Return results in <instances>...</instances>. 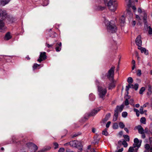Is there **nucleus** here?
<instances>
[{
    "instance_id": "obj_53",
    "label": "nucleus",
    "mask_w": 152,
    "mask_h": 152,
    "mask_svg": "<svg viewBox=\"0 0 152 152\" xmlns=\"http://www.w3.org/2000/svg\"><path fill=\"white\" fill-rule=\"evenodd\" d=\"M15 137H12V142L14 143H16V142L15 141Z\"/></svg>"
},
{
    "instance_id": "obj_52",
    "label": "nucleus",
    "mask_w": 152,
    "mask_h": 152,
    "mask_svg": "<svg viewBox=\"0 0 152 152\" xmlns=\"http://www.w3.org/2000/svg\"><path fill=\"white\" fill-rule=\"evenodd\" d=\"M136 18L138 20H140V17H139V16H138V15H136Z\"/></svg>"
},
{
    "instance_id": "obj_33",
    "label": "nucleus",
    "mask_w": 152,
    "mask_h": 152,
    "mask_svg": "<svg viewBox=\"0 0 152 152\" xmlns=\"http://www.w3.org/2000/svg\"><path fill=\"white\" fill-rule=\"evenodd\" d=\"M126 15L127 16H129L130 17H132V14L131 13L130 11L129 10H127Z\"/></svg>"
},
{
    "instance_id": "obj_56",
    "label": "nucleus",
    "mask_w": 152,
    "mask_h": 152,
    "mask_svg": "<svg viewBox=\"0 0 152 152\" xmlns=\"http://www.w3.org/2000/svg\"><path fill=\"white\" fill-rule=\"evenodd\" d=\"M123 151V148H121V149H119L118 152H122Z\"/></svg>"
},
{
    "instance_id": "obj_11",
    "label": "nucleus",
    "mask_w": 152,
    "mask_h": 152,
    "mask_svg": "<svg viewBox=\"0 0 152 152\" xmlns=\"http://www.w3.org/2000/svg\"><path fill=\"white\" fill-rule=\"evenodd\" d=\"M10 0H0V5L3 6L8 3Z\"/></svg>"
},
{
    "instance_id": "obj_14",
    "label": "nucleus",
    "mask_w": 152,
    "mask_h": 152,
    "mask_svg": "<svg viewBox=\"0 0 152 152\" xmlns=\"http://www.w3.org/2000/svg\"><path fill=\"white\" fill-rule=\"evenodd\" d=\"M138 49L140 50L142 53H144L146 55H147L148 54V51H147L145 48L139 47L138 48Z\"/></svg>"
},
{
    "instance_id": "obj_5",
    "label": "nucleus",
    "mask_w": 152,
    "mask_h": 152,
    "mask_svg": "<svg viewBox=\"0 0 152 152\" xmlns=\"http://www.w3.org/2000/svg\"><path fill=\"white\" fill-rule=\"evenodd\" d=\"M46 58V53L41 52L39 58L37 59V61L40 63L42 61L45 60Z\"/></svg>"
},
{
    "instance_id": "obj_3",
    "label": "nucleus",
    "mask_w": 152,
    "mask_h": 152,
    "mask_svg": "<svg viewBox=\"0 0 152 152\" xmlns=\"http://www.w3.org/2000/svg\"><path fill=\"white\" fill-rule=\"evenodd\" d=\"M98 90L100 97L104 99L107 92L106 89L102 88L101 86H98Z\"/></svg>"
},
{
    "instance_id": "obj_46",
    "label": "nucleus",
    "mask_w": 152,
    "mask_h": 152,
    "mask_svg": "<svg viewBox=\"0 0 152 152\" xmlns=\"http://www.w3.org/2000/svg\"><path fill=\"white\" fill-rule=\"evenodd\" d=\"M46 45L48 48H52V46H53V44L52 45H49L48 44L46 43Z\"/></svg>"
},
{
    "instance_id": "obj_38",
    "label": "nucleus",
    "mask_w": 152,
    "mask_h": 152,
    "mask_svg": "<svg viewBox=\"0 0 152 152\" xmlns=\"http://www.w3.org/2000/svg\"><path fill=\"white\" fill-rule=\"evenodd\" d=\"M142 74L141 71L140 69H138L137 73V75L139 76H140Z\"/></svg>"
},
{
    "instance_id": "obj_16",
    "label": "nucleus",
    "mask_w": 152,
    "mask_h": 152,
    "mask_svg": "<svg viewBox=\"0 0 152 152\" xmlns=\"http://www.w3.org/2000/svg\"><path fill=\"white\" fill-rule=\"evenodd\" d=\"M100 109L97 108L93 110L90 113V115L91 116H94L95 115L99 110Z\"/></svg>"
},
{
    "instance_id": "obj_49",
    "label": "nucleus",
    "mask_w": 152,
    "mask_h": 152,
    "mask_svg": "<svg viewBox=\"0 0 152 152\" xmlns=\"http://www.w3.org/2000/svg\"><path fill=\"white\" fill-rule=\"evenodd\" d=\"M125 104L127 105L129 104V101L127 99H126L125 102Z\"/></svg>"
},
{
    "instance_id": "obj_1",
    "label": "nucleus",
    "mask_w": 152,
    "mask_h": 152,
    "mask_svg": "<svg viewBox=\"0 0 152 152\" xmlns=\"http://www.w3.org/2000/svg\"><path fill=\"white\" fill-rule=\"evenodd\" d=\"M104 23L107 26L108 31L111 33H115L116 32L117 28L113 21L110 22L108 20L105 19Z\"/></svg>"
},
{
    "instance_id": "obj_59",
    "label": "nucleus",
    "mask_w": 152,
    "mask_h": 152,
    "mask_svg": "<svg viewBox=\"0 0 152 152\" xmlns=\"http://www.w3.org/2000/svg\"><path fill=\"white\" fill-rule=\"evenodd\" d=\"M133 101H134V100L133 99H130V102H129L130 104H132V103H133Z\"/></svg>"
},
{
    "instance_id": "obj_45",
    "label": "nucleus",
    "mask_w": 152,
    "mask_h": 152,
    "mask_svg": "<svg viewBox=\"0 0 152 152\" xmlns=\"http://www.w3.org/2000/svg\"><path fill=\"white\" fill-rule=\"evenodd\" d=\"M65 151V149L63 148H60L59 150L58 151V152H64Z\"/></svg>"
},
{
    "instance_id": "obj_17",
    "label": "nucleus",
    "mask_w": 152,
    "mask_h": 152,
    "mask_svg": "<svg viewBox=\"0 0 152 152\" xmlns=\"http://www.w3.org/2000/svg\"><path fill=\"white\" fill-rule=\"evenodd\" d=\"M124 107V105L122 104L120 106H117L116 109L115 110H117L118 113V112H121L122 111Z\"/></svg>"
},
{
    "instance_id": "obj_41",
    "label": "nucleus",
    "mask_w": 152,
    "mask_h": 152,
    "mask_svg": "<svg viewBox=\"0 0 152 152\" xmlns=\"http://www.w3.org/2000/svg\"><path fill=\"white\" fill-rule=\"evenodd\" d=\"M53 145L54 146V148L55 149H56L58 148V144L57 142L53 143Z\"/></svg>"
},
{
    "instance_id": "obj_37",
    "label": "nucleus",
    "mask_w": 152,
    "mask_h": 152,
    "mask_svg": "<svg viewBox=\"0 0 152 152\" xmlns=\"http://www.w3.org/2000/svg\"><path fill=\"white\" fill-rule=\"evenodd\" d=\"M122 144L124 147H126L128 146V144L125 140H124L122 142Z\"/></svg>"
},
{
    "instance_id": "obj_58",
    "label": "nucleus",
    "mask_w": 152,
    "mask_h": 152,
    "mask_svg": "<svg viewBox=\"0 0 152 152\" xmlns=\"http://www.w3.org/2000/svg\"><path fill=\"white\" fill-rule=\"evenodd\" d=\"M136 21H133L132 22V25H133L134 26L136 24Z\"/></svg>"
},
{
    "instance_id": "obj_47",
    "label": "nucleus",
    "mask_w": 152,
    "mask_h": 152,
    "mask_svg": "<svg viewBox=\"0 0 152 152\" xmlns=\"http://www.w3.org/2000/svg\"><path fill=\"white\" fill-rule=\"evenodd\" d=\"M112 86H111L110 85L109 86V89H111L112 88H114L115 86V85H114V84H112Z\"/></svg>"
},
{
    "instance_id": "obj_48",
    "label": "nucleus",
    "mask_w": 152,
    "mask_h": 152,
    "mask_svg": "<svg viewBox=\"0 0 152 152\" xmlns=\"http://www.w3.org/2000/svg\"><path fill=\"white\" fill-rule=\"evenodd\" d=\"M110 113H108L107 114L105 117V119H106V120H107L110 117Z\"/></svg>"
},
{
    "instance_id": "obj_23",
    "label": "nucleus",
    "mask_w": 152,
    "mask_h": 152,
    "mask_svg": "<svg viewBox=\"0 0 152 152\" xmlns=\"http://www.w3.org/2000/svg\"><path fill=\"white\" fill-rule=\"evenodd\" d=\"M133 85L132 84H129L128 86H126V91L128 92L129 88H133Z\"/></svg>"
},
{
    "instance_id": "obj_22",
    "label": "nucleus",
    "mask_w": 152,
    "mask_h": 152,
    "mask_svg": "<svg viewBox=\"0 0 152 152\" xmlns=\"http://www.w3.org/2000/svg\"><path fill=\"white\" fill-rule=\"evenodd\" d=\"M144 16L143 17V19L144 20V22L145 23L147 22L146 19L147 18V15L146 13L145 12H142Z\"/></svg>"
},
{
    "instance_id": "obj_25",
    "label": "nucleus",
    "mask_w": 152,
    "mask_h": 152,
    "mask_svg": "<svg viewBox=\"0 0 152 152\" xmlns=\"http://www.w3.org/2000/svg\"><path fill=\"white\" fill-rule=\"evenodd\" d=\"M140 122L144 124H146V119L145 117H142L140 120Z\"/></svg>"
},
{
    "instance_id": "obj_9",
    "label": "nucleus",
    "mask_w": 152,
    "mask_h": 152,
    "mask_svg": "<svg viewBox=\"0 0 152 152\" xmlns=\"http://www.w3.org/2000/svg\"><path fill=\"white\" fill-rule=\"evenodd\" d=\"M141 38V36L138 35L136 39L135 42L136 44L139 47H140L142 44Z\"/></svg>"
},
{
    "instance_id": "obj_40",
    "label": "nucleus",
    "mask_w": 152,
    "mask_h": 152,
    "mask_svg": "<svg viewBox=\"0 0 152 152\" xmlns=\"http://www.w3.org/2000/svg\"><path fill=\"white\" fill-rule=\"evenodd\" d=\"M39 66V64H34L33 66V68L34 69H35L37 67Z\"/></svg>"
},
{
    "instance_id": "obj_39",
    "label": "nucleus",
    "mask_w": 152,
    "mask_h": 152,
    "mask_svg": "<svg viewBox=\"0 0 152 152\" xmlns=\"http://www.w3.org/2000/svg\"><path fill=\"white\" fill-rule=\"evenodd\" d=\"M113 127L114 129H117L118 128V125L117 123H115L114 124Z\"/></svg>"
},
{
    "instance_id": "obj_63",
    "label": "nucleus",
    "mask_w": 152,
    "mask_h": 152,
    "mask_svg": "<svg viewBox=\"0 0 152 152\" xmlns=\"http://www.w3.org/2000/svg\"><path fill=\"white\" fill-rule=\"evenodd\" d=\"M124 129L127 133L129 132V131L126 128H124Z\"/></svg>"
},
{
    "instance_id": "obj_51",
    "label": "nucleus",
    "mask_w": 152,
    "mask_h": 152,
    "mask_svg": "<svg viewBox=\"0 0 152 152\" xmlns=\"http://www.w3.org/2000/svg\"><path fill=\"white\" fill-rule=\"evenodd\" d=\"M145 133H148L149 131L148 130V129L147 128H145L144 130Z\"/></svg>"
},
{
    "instance_id": "obj_13",
    "label": "nucleus",
    "mask_w": 152,
    "mask_h": 152,
    "mask_svg": "<svg viewBox=\"0 0 152 152\" xmlns=\"http://www.w3.org/2000/svg\"><path fill=\"white\" fill-rule=\"evenodd\" d=\"M56 49L57 52L61 50V42H60L59 43H57L56 45Z\"/></svg>"
},
{
    "instance_id": "obj_15",
    "label": "nucleus",
    "mask_w": 152,
    "mask_h": 152,
    "mask_svg": "<svg viewBox=\"0 0 152 152\" xmlns=\"http://www.w3.org/2000/svg\"><path fill=\"white\" fill-rule=\"evenodd\" d=\"M76 143V147L77 148H79V150L80 151H81L82 150V145L81 142L80 141H77Z\"/></svg>"
},
{
    "instance_id": "obj_2",
    "label": "nucleus",
    "mask_w": 152,
    "mask_h": 152,
    "mask_svg": "<svg viewBox=\"0 0 152 152\" xmlns=\"http://www.w3.org/2000/svg\"><path fill=\"white\" fill-rule=\"evenodd\" d=\"M107 6L110 10L115 12L118 6V3L116 0H110L107 3Z\"/></svg>"
},
{
    "instance_id": "obj_28",
    "label": "nucleus",
    "mask_w": 152,
    "mask_h": 152,
    "mask_svg": "<svg viewBox=\"0 0 152 152\" xmlns=\"http://www.w3.org/2000/svg\"><path fill=\"white\" fill-rule=\"evenodd\" d=\"M123 137L127 141L129 142V137L128 135H124Z\"/></svg>"
},
{
    "instance_id": "obj_36",
    "label": "nucleus",
    "mask_w": 152,
    "mask_h": 152,
    "mask_svg": "<svg viewBox=\"0 0 152 152\" xmlns=\"http://www.w3.org/2000/svg\"><path fill=\"white\" fill-rule=\"evenodd\" d=\"M145 88L144 87H142L139 91V93L140 94H142L143 93V92L145 91Z\"/></svg>"
},
{
    "instance_id": "obj_61",
    "label": "nucleus",
    "mask_w": 152,
    "mask_h": 152,
    "mask_svg": "<svg viewBox=\"0 0 152 152\" xmlns=\"http://www.w3.org/2000/svg\"><path fill=\"white\" fill-rule=\"evenodd\" d=\"M91 152H96L95 149L94 148H92L91 149Z\"/></svg>"
},
{
    "instance_id": "obj_43",
    "label": "nucleus",
    "mask_w": 152,
    "mask_h": 152,
    "mask_svg": "<svg viewBox=\"0 0 152 152\" xmlns=\"http://www.w3.org/2000/svg\"><path fill=\"white\" fill-rule=\"evenodd\" d=\"M143 107H141L140 109V113L141 114H143L144 113V112L143 111Z\"/></svg>"
},
{
    "instance_id": "obj_62",
    "label": "nucleus",
    "mask_w": 152,
    "mask_h": 152,
    "mask_svg": "<svg viewBox=\"0 0 152 152\" xmlns=\"http://www.w3.org/2000/svg\"><path fill=\"white\" fill-rule=\"evenodd\" d=\"M66 151V152H74L73 151H71L69 149H67Z\"/></svg>"
},
{
    "instance_id": "obj_6",
    "label": "nucleus",
    "mask_w": 152,
    "mask_h": 152,
    "mask_svg": "<svg viewBox=\"0 0 152 152\" xmlns=\"http://www.w3.org/2000/svg\"><path fill=\"white\" fill-rule=\"evenodd\" d=\"M6 28L4 22L3 20H0V32H4Z\"/></svg>"
},
{
    "instance_id": "obj_54",
    "label": "nucleus",
    "mask_w": 152,
    "mask_h": 152,
    "mask_svg": "<svg viewBox=\"0 0 152 152\" xmlns=\"http://www.w3.org/2000/svg\"><path fill=\"white\" fill-rule=\"evenodd\" d=\"M142 134V137L143 139L145 138V133L142 134Z\"/></svg>"
},
{
    "instance_id": "obj_24",
    "label": "nucleus",
    "mask_w": 152,
    "mask_h": 152,
    "mask_svg": "<svg viewBox=\"0 0 152 152\" xmlns=\"http://www.w3.org/2000/svg\"><path fill=\"white\" fill-rule=\"evenodd\" d=\"M33 144H34L32 143L29 142L27 143L26 144V145L28 148L31 149V148L32 147Z\"/></svg>"
},
{
    "instance_id": "obj_32",
    "label": "nucleus",
    "mask_w": 152,
    "mask_h": 152,
    "mask_svg": "<svg viewBox=\"0 0 152 152\" xmlns=\"http://www.w3.org/2000/svg\"><path fill=\"white\" fill-rule=\"evenodd\" d=\"M38 149L37 146L34 144L32 147L31 149H33L35 151L37 150Z\"/></svg>"
},
{
    "instance_id": "obj_34",
    "label": "nucleus",
    "mask_w": 152,
    "mask_h": 152,
    "mask_svg": "<svg viewBox=\"0 0 152 152\" xmlns=\"http://www.w3.org/2000/svg\"><path fill=\"white\" fill-rule=\"evenodd\" d=\"M138 84H135L134 85H133V87L132 88H134L135 90H137L138 88Z\"/></svg>"
},
{
    "instance_id": "obj_21",
    "label": "nucleus",
    "mask_w": 152,
    "mask_h": 152,
    "mask_svg": "<svg viewBox=\"0 0 152 152\" xmlns=\"http://www.w3.org/2000/svg\"><path fill=\"white\" fill-rule=\"evenodd\" d=\"M148 92L147 93L148 95H150L152 93V88L150 86H148Z\"/></svg>"
},
{
    "instance_id": "obj_27",
    "label": "nucleus",
    "mask_w": 152,
    "mask_h": 152,
    "mask_svg": "<svg viewBox=\"0 0 152 152\" xmlns=\"http://www.w3.org/2000/svg\"><path fill=\"white\" fill-rule=\"evenodd\" d=\"M127 81L129 84H131L132 83L133 80L132 77H129L127 79Z\"/></svg>"
},
{
    "instance_id": "obj_4",
    "label": "nucleus",
    "mask_w": 152,
    "mask_h": 152,
    "mask_svg": "<svg viewBox=\"0 0 152 152\" xmlns=\"http://www.w3.org/2000/svg\"><path fill=\"white\" fill-rule=\"evenodd\" d=\"M115 67H112L109 70L107 76L109 79H112L114 75V69Z\"/></svg>"
},
{
    "instance_id": "obj_18",
    "label": "nucleus",
    "mask_w": 152,
    "mask_h": 152,
    "mask_svg": "<svg viewBox=\"0 0 152 152\" xmlns=\"http://www.w3.org/2000/svg\"><path fill=\"white\" fill-rule=\"evenodd\" d=\"M118 112L117 110H115L114 114L113 119V121H115L117 120L118 116Z\"/></svg>"
},
{
    "instance_id": "obj_30",
    "label": "nucleus",
    "mask_w": 152,
    "mask_h": 152,
    "mask_svg": "<svg viewBox=\"0 0 152 152\" xmlns=\"http://www.w3.org/2000/svg\"><path fill=\"white\" fill-rule=\"evenodd\" d=\"M144 147L146 150H149L151 147L148 144H146L144 146Z\"/></svg>"
},
{
    "instance_id": "obj_44",
    "label": "nucleus",
    "mask_w": 152,
    "mask_h": 152,
    "mask_svg": "<svg viewBox=\"0 0 152 152\" xmlns=\"http://www.w3.org/2000/svg\"><path fill=\"white\" fill-rule=\"evenodd\" d=\"M148 33L149 34H152V28L150 26L148 27Z\"/></svg>"
},
{
    "instance_id": "obj_8",
    "label": "nucleus",
    "mask_w": 152,
    "mask_h": 152,
    "mask_svg": "<svg viewBox=\"0 0 152 152\" xmlns=\"http://www.w3.org/2000/svg\"><path fill=\"white\" fill-rule=\"evenodd\" d=\"M134 143L133 144H135V146L137 147V148L136 149V150L138 149L141 145V141L140 142L138 139L136 138L134 139Z\"/></svg>"
},
{
    "instance_id": "obj_42",
    "label": "nucleus",
    "mask_w": 152,
    "mask_h": 152,
    "mask_svg": "<svg viewBox=\"0 0 152 152\" xmlns=\"http://www.w3.org/2000/svg\"><path fill=\"white\" fill-rule=\"evenodd\" d=\"M102 134L106 136H107L108 135V133L106 130H103L102 131Z\"/></svg>"
},
{
    "instance_id": "obj_60",
    "label": "nucleus",
    "mask_w": 152,
    "mask_h": 152,
    "mask_svg": "<svg viewBox=\"0 0 152 152\" xmlns=\"http://www.w3.org/2000/svg\"><path fill=\"white\" fill-rule=\"evenodd\" d=\"M132 63L133 64V65H135V62L134 60H132Z\"/></svg>"
},
{
    "instance_id": "obj_64",
    "label": "nucleus",
    "mask_w": 152,
    "mask_h": 152,
    "mask_svg": "<svg viewBox=\"0 0 152 152\" xmlns=\"http://www.w3.org/2000/svg\"><path fill=\"white\" fill-rule=\"evenodd\" d=\"M149 151H150V152H152V145L151 146Z\"/></svg>"
},
{
    "instance_id": "obj_31",
    "label": "nucleus",
    "mask_w": 152,
    "mask_h": 152,
    "mask_svg": "<svg viewBox=\"0 0 152 152\" xmlns=\"http://www.w3.org/2000/svg\"><path fill=\"white\" fill-rule=\"evenodd\" d=\"M128 113L126 112H124L122 113V116L123 117L125 118L127 116Z\"/></svg>"
},
{
    "instance_id": "obj_19",
    "label": "nucleus",
    "mask_w": 152,
    "mask_h": 152,
    "mask_svg": "<svg viewBox=\"0 0 152 152\" xmlns=\"http://www.w3.org/2000/svg\"><path fill=\"white\" fill-rule=\"evenodd\" d=\"M77 142V141L74 140L70 141L69 142V145L70 146L73 147H76V143Z\"/></svg>"
},
{
    "instance_id": "obj_55",
    "label": "nucleus",
    "mask_w": 152,
    "mask_h": 152,
    "mask_svg": "<svg viewBox=\"0 0 152 152\" xmlns=\"http://www.w3.org/2000/svg\"><path fill=\"white\" fill-rule=\"evenodd\" d=\"M148 104L149 103L148 102L145 103L143 105V107H146Z\"/></svg>"
},
{
    "instance_id": "obj_10",
    "label": "nucleus",
    "mask_w": 152,
    "mask_h": 152,
    "mask_svg": "<svg viewBox=\"0 0 152 152\" xmlns=\"http://www.w3.org/2000/svg\"><path fill=\"white\" fill-rule=\"evenodd\" d=\"M135 144H133L132 146L130 147L128 151L129 152H137L138 149L136 150L137 147L135 146Z\"/></svg>"
},
{
    "instance_id": "obj_12",
    "label": "nucleus",
    "mask_w": 152,
    "mask_h": 152,
    "mask_svg": "<svg viewBox=\"0 0 152 152\" xmlns=\"http://www.w3.org/2000/svg\"><path fill=\"white\" fill-rule=\"evenodd\" d=\"M139 134H142L145 133L144 130L142 127L140 125H138L137 127Z\"/></svg>"
},
{
    "instance_id": "obj_50",
    "label": "nucleus",
    "mask_w": 152,
    "mask_h": 152,
    "mask_svg": "<svg viewBox=\"0 0 152 152\" xmlns=\"http://www.w3.org/2000/svg\"><path fill=\"white\" fill-rule=\"evenodd\" d=\"M111 123V122L110 121H108L107 122V123L106 124V126L107 128H108L109 127L110 124Z\"/></svg>"
},
{
    "instance_id": "obj_35",
    "label": "nucleus",
    "mask_w": 152,
    "mask_h": 152,
    "mask_svg": "<svg viewBox=\"0 0 152 152\" xmlns=\"http://www.w3.org/2000/svg\"><path fill=\"white\" fill-rule=\"evenodd\" d=\"M134 111L136 112L137 116V117H139L140 115V113L139 110L137 109L134 108Z\"/></svg>"
},
{
    "instance_id": "obj_26",
    "label": "nucleus",
    "mask_w": 152,
    "mask_h": 152,
    "mask_svg": "<svg viewBox=\"0 0 152 152\" xmlns=\"http://www.w3.org/2000/svg\"><path fill=\"white\" fill-rule=\"evenodd\" d=\"M120 20L121 23H124L125 21V18L124 15H122L120 18Z\"/></svg>"
},
{
    "instance_id": "obj_57",
    "label": "nucleus",
    "mask_w": 152,
    "mask_h": 152,
    "mask_svg": "<svg viewBox=\"0 0 152 152\" xmlns=\"http://www.w3.org/2000/svg\"><path fill=\"white\" fill-rule=\"evenodd\" d=\"M138 11L139 13H141L142 12V10L140 8H139L138 9Z\"/></svg>"
},
{
    "instance_id": "obj_20",
    "label": "nucleus",
    "mask_w": 152,
    "mask_h": 152,
    "mask_svg": "<svg viewBox=\"0 0 152 152\" xmlns=\"http://www.w3.org/2000/svg\"><path fill=\"white\" fill-rule=\"evenodd\" d=\"M11 38V36L10 35V32H7L5 35V39L7 40L10 39Z\"/></svg>"
},
{
    "instance_id": "obj_29",
    "label": "nucleus",
    "mask_w": 152,
    "mask_h": 152,
    "mask_svg": "<svg viewBox=\"0 0 152 152\" xmlns=\"http://www.w3.org/2000/svg\"><path fill=\"white\" fill-rule=\"evenodd\" d=\"M119 125L120 128L123 129L125 127V125L122 122H120L119 123Z\"/></svg>"
},
{
    "instance_id": "obj_7",
    "label": "nucleus",
    "mask_w": 152,
    "mask_h": 152,
    "mask_svg": "<svg viewBox=\"0 0 152 152\" xmlns=\"http://www.w3.org/2000/svg\"><path fill=\"white\" fill-rule=\"evenodd\" d=\"M7 14L5 10H0V18L4 20L6 17Z\"/></svg>"
}]
</instances>
